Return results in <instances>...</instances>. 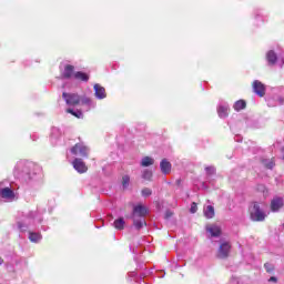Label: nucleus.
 I'll list each match as a JSON object with an SVG mask.
<instances>
[{"label": "nucleus", "mask_w": 284, "mask_h": 284, "mask_svg": "<svg viewBox=\"0 0 284 284\" xmlns=\"http://www.w3.org/2000/svg\"><path fill=\"white\" fill-rule=\"evenodd\" d=\"M68 114H72V116H75V119H81L83 116V113L81 111H74L72 109H67Z\"/></svg>", "instance_id": "obj_22"}, {"label": "nucleus", "mask_w": 284, "mask_h": 284, "mask_svg": "<svg viewBox=\"0 0 284 284\" xmlns=\"http://www.w3.org/2000/svg\"><path fill=\"white\" fill-rule=\"evenodd\" d=\"M266 168H267L268 170H272V168H274V162H270L268 164H266Z\"/></svg>", "instance_id": "obj_32"}, {"label": "nucleus", "mask_w": 284, "mask_h": 284, "mask_svg": "<svg viewBox=\"0 0 284 284\" xmlns=\"http://www.w3.org/2000/svg\"><path fill=\"white\" fill-rule=\"evenodd\" d=\"M141 194H142V196H145V197L152 196V189L144 187V189H142Z\"/></svg>", "instance_id": "obj_25"}, {"label": "nucleus", "mask_w": 284, "mask_h": 284, "mask_svg": "<svg viewBox=\"0 0 284 284\" xmlns=\"http://www.w3.org/2000/svg\"><path fill=\"white\" fill-rule=\"evenodd\" d=\"M80 103H82V105H90V103H92V100H90V98H81L80 97Z\"/></svg>", "instance_id": "obj_27"}, {"label": "nucleus", "mask_w": 284, "mask_h": 284, "mask_svg": "<svg viewBox=\"0 0 284 284\" xmlns=\"http://www.w3.org/2000/svg\"><path fill=\"white\" fill-rule=\"evenodd\" d=\"M257 189L261 190L262 192H265L267 190L263 184L257 185Z\"/></svg>", "instance_id": "obj_31"}, {"label": "nucleus", "mask_w": 284, "mask_h": 284, "mask_svg": "<svg viewBox=\"0 0 284 284\" xmlns=\"http://www.w3.org/2000/svg\"><path fill=\"white\" fill-rule=\"evenodd\" d=\"M176 183H178V185H181V180H178Z\"/></svg>", "instance_id": "obj_36"}, {"label": "nucleus", "mask_w": 284, "mask_h": 284, "mask_svg": "<svg viewBox=\"0 0 284 284\" xmlns=\"http://www.w3.org/2000/svg\"><path fill=\"white\" fill-rule=\"evenodd\" d=\"M42 239L43 236L41 235V233H29V240L31 241V243H39V241H41Z\"/></svg>", "instance_id": "obj_18"}, {"label": "nucleus", "mask_w": 284, "mask_h": 284, "mask_svg": "<svg viewBox=\"0 0 284 284\" xmlns=\"http://www.w3.org/2000/svg\"><path fill=\"white\" fill-rule=\"evenodd\" d=\"M142 168H150V165H154V159L150 156H145L141 162Z\"/></svg>", "instance_id": "obj_20"}, {"label": "nucleus", "mask_w": 284, "mask_h": 284, "mask_svg": "<svg viewBox=\"0 0 284 284\" xmlns=\"http://www.w3.org/2000/svg\"><path fill=\"white\" fill-rule=\"evenodd\" d=\"M73 79H75L77 81H83L84 83H88L90 81V75H88V73L83 71H77L73 74Z\"/></svg>", "instance_id": "obj_12"}, {"label": "nucleus", "mask_w": 284, "mask_h": 284, "mask_svg": "<svg viewBox=\"0 0 284 284\" xmlns=\"http://www.w3.org/2000/svg\"><path fill=\"white\" fill-rule=\"evenodd\" d=\"M71 154H74V156H82L83 159H88L90 155V149L82 143H77L71 148Z\"/></svg>", "instance_id": "obj_3"}, {"label": "nucleus", "mask_w": 284, "mask_h": 284, "mask_svg": "<svg viewBox=\"0 0 284 284\" xmlns=\"http://www.w3.org/2000/svg\"><path fill=\"white\" fill-rule=\"evenodd\" d=\"M204 216L206 219H214V206L212 205L206 206V210L204 211Z\"/></svg>", "instance_id": "obj_21"}, {"label": "nucleus", "mask_w": 284, "mask_h": 284, "mask_svg": "<svg viewBox=\"0 0 284 284\" xmlns=\"http://www.w3.org/2000/svg\"><path fill=\"white\" fill-rule=\"evenodd\" d=\"M205 171L207 174H214L216 172V169H214V166H206Z\"/></svg>", "instance_id": "obj_29"}, {"label": "nucleus", "mask_w": 284, "mask_h": 284, "mask_svg": "<svg viewBox=\"0 0 284 284\" xmlns=\"http://www.w3.org/2000/svg\"><path fill=\"white\" fill-rule=\"evenodd\" d=\"M266 217H267V215L265 214V212L263 210H261V205L258 204V202H254L253 209L251 211V221L261 223V222L265 221Z\"/></svg>", "instance_id": "obj_2"}, {"label": "nucleus", "mask_w": 284, "mask_h": 284, "mask_svg": "<svg viewBox=\"0 0 284 284\" xmlns=\"http://www.w3.org/2000/svg\"><path fill=\"white\" fill-rule=\"evenodd\" d=\"M113 226L115 227V230H124L125 221L123 220V217H119L113 222Z\"/></svg>", "instance_id": "obj_19"}, {"label": "nucleus", "mask_w": 284, "mask_h": 284, "mask_svg": "<svg viewBox=\"0 0 284 284\" xmlns=\"http://www.w3.org/2000/svg\"><path fill=\"white\" fill-rule=\"evenodd\" d=\"M160 170L162 174H170V172H172V163H170V161H168L166 159H163L160 162Z\"/></svg>", "instance_id": "obj_9"}, {"label": "nucleus", "mask_w": 284, "mask_h": 284, "mask_svg": "<svg viewBox=\"0 0 284 284\" xmlns=\"http://www.w3.org/2000/svg\"><path fill=\"white\" fill-rule=\"evenodd\" d=\"M266 60L268 62V65H276V62L278 61V55L274 50H270L266 53Z\"/></svg>", "instance_id": "obj_11"}, {"label": "nucleus", "mask_w": 284, "mask_h": 284, "mask_svg": "<svg viewBox=\"0 0 284 284\" xmlns=\"http://www.w3.org/2000/svg\"><path fill=\"white\" fill-rule=\"evenodd\" d=\"M0 195L2 199H14V191L10 187H4L0 190Z\"/></svg>", "instance_id": "obj_14"}, {"label": "nucleus", "mask_w": 284, "mask_h": 284, "mask_svg": "<svg viewBox=\"0 0 284 284\" xmlns=\"http://www.w3.org/2000/svg\"><path fill=\"white\" fill-rule=\"evenodd\" d=\"M233 108L235 112H241V110H245L247 108V102H245V100H237Z\"/></svg>", "instance_id": "obj_16"}, {"label": "nucleus", "mask_w": 284, "mask_h": 284, "mask_svg": "<svg viewBox=\"0 0 284 284\" xmlns=\"http://www.w3.org/2000/svg\"><path fill=\"white\" fill-rule=\"evenodd\" d=\"M232 250V244L230 242H223L217 250V258H227Z\"/></svg>", "instance_id": "obj_5"}, {"label": "nucleus", "mask_w": 284, "mask_h": 284, "mask_svg": "<svg viewBox=\"0 0 284 284\" xmlns=\"http://www.w3.org/2000/svg\"><path fill=\"white\" fill-rule=\"evenodd\" d=\"M62 98L64 99L67 105H79L81 103V95L79 93H68L63 92Z\"/></svg>", "instance_id": "obj_4"}, {"label": "nucleus", "mask_w": 284, "mask_h": 284, "mask_svg": "<svg viewBox=\"0 0 284 284\" xmlns=\"http://www.w3.org/2000/svg\"><path fill=\"white\" fill-rule=\"evenodd\" d=\"M253 90L257 97H265V84H263L261 81L255 80L253 82Z\"/></svg>", "instance_id": "obj_7"}, {"label": "nucleus", "mask_w": 284, "mask_h": 284, "mask_svg": "<svg viewBox=\"0 0 284 284\" xmlns=\"http://www.w3.org/2000/svg\"><path fill=\"white\" fill-rule=\"evenodd\" d=\"M122 185L123 187H128V185H130V175H124L122 178Z\"/></svg>", "instance_id": "obj_26"}, {"label": "nucleus", "mask_w": 284, "mask_h": 284, "mask_svg": "<svg viewBox=\"0 0 284 284\" xmlns=\"http://www.w3.org/2000/svg\"><path fill=\"white\" fill-rule=\"evenodd\" d=\"M264 268H265V271L267 272V274H274L275 267H274L273 264L266 262V263L264 264Z\"/></svg>", "instance_id": "obj_24"}, {"label": "nucleus", "mask_w": 284, "mask_h": 284, "mask_svg": "<svg viewBox=\"0 0 284 284\" xmlns=\"http://www.w3.org/2000/svg\"><path fill=\"white\" fill-rule=\"evenodd\" d=\"M18 227H19V230H23V223H21V222H18Z\"/></svg>", "instance_id": "obj_34"}, {"label": "nucleus", "mask_w": 284, "mask_h": 284, "mask_svg": "<svg viewBox=\"0 0 284 284\" xmlns=\"http://www.w3.org/2000/svg\"><path fill=\"white\" fill-rule=\"evenodd\" d=\"M284 201L283 197L276 196L271 201V211L278 212L283 207Z\"/></svg>", "instance_id": "obj_8"}, {"label": "nucleus", "mask_w": 284, "mask_h": 284, "mask_svg": "<svg viewBox=\"0 0 284 284\" xmlns=\"http://www.w3.org/2000/svg\"><path fill=\"white\" fill-rule=\"evenodd\" d=\"M172 212H170V211H166V213H165V219H170L171 216H172Z\"/></svg>", "instance_id": "obj_33"}, {"label": "nucleus", "mask_w": 284, "mask_h": 284, "mask_svg": "<svg viewBox=\"0 0 284 284\" xmlns=\"http://www.w3.org/2000/svg\"><path fill=\"white\" fill-rule=\"evenodd\" d=\"M268 283H278V278L276 276H271Z\"/></svg>", "instance_id": "obj_30"}, {"label": "nucleus", "mask_w": 284, "mask_h": 284, "mask_svg": "<svg viewBox=\"0 0 284 284\" xmlns=\"http://www.w3.org/2000/svg\"><path fill=\"white\" fill-rule=\"evenodd\" d=\"M197 210H199V206L196 205V203L195 202H193L192 204H191V214H196V212H197Z\"/></svg>", "instance_id": "obj_28"}, {"label": "nucleus", "mask_w": 284, "mask_h": 284, "mask_svg": "<svg viewBox=\"0 0 284 284\" xmlns=\"http://www.w3.org/2000/svg\"><path fill=\"white\" fill-rule=\"evenodd\" d=\"M206 232L211 233V236H221V227L214 224L206 226Z\"/></svg>", "instance_id": "obj_15"}, {"label": "nucleus", "mask_w": 284, "mask_h": 284, "mask_svg": "<svg viewBox=\"0 0 284 284\" xmlns=\"http://www.w3.org/2000/svg\"><path fill=\"white\" fill-rule=\"evenodd\" d=\"M217 114L221 119H226V116H229L230 114V106H219L217 108Z\"/></svg>", "instance_id": "obj_17"}, {"label": "nucleus", "mask_w": 284, "mask_h": 284, "mask_svg": "<svg viewBox=\"0 0 284 284\" xmlns=\"http://www.w3.org/2000/svg\"><path fill=\"white\" fill-rule=\"evenodd\" d=\"M72 165L74 170L79 172V174H85V172H88V165H85V162H83V160L80 158H75Z\"/></svg>", "instance_id": "obj_6"}, {"label": "nucleus", "mask_w": 284, "mask_h": 284, "mask_svg": "<svg viewBox=\"0 0 284 284\" xmlns=\"http://www.w3.org/2000/svg\"><path fill=\"white\" fill-rule=\"evenodd\" d=\"M74 65L67 64L64 65V71L62 73V79H72L74 77Z\"/></svg>", "instance_id": "obj_10"}, {"label": "nucleus", "mask_w": 284, "mask_h": 284, "mask_svg": "<svg viewBox=\"0 0 284 284\" xmlns=\"http://www.w3.org/2000/svg\"><path fill=\"white\" fill-rule=\"evenodd\" d=\"M152 171L150 170H145L142 174V179H144V181H152Z\"/></svg>", "instance_id": "obj_23"}, {"label": "nucleus", "mask_w": 284, "mask_h": 284, "mask_svg": "<svg viewBox=\"0 0 284 284\" xmlns=\"http://www.w3.org/2000/svg\"><path fill=\"white\" fill-rule=\"evenodd\" d=\"M0 265H3V257L0 256Z\"/></svg>", "instance_id": "obj_35"}, {"label": "nucleus", "mask_w": 284, "mask_h": 284, "mask_svg": "<svg viewBox=\"0 0 284 284\" xmlns=\"http://www.w3.org/2000/svg\"><path fill=\"white\" fill-rule=\"evenodd\" d=\"M148 212L149 211L146 206L143 204H138L133 206V225L134 227H136V230H141L143 225H148V223L145 222V216H148Z\"/></svg>", "instance_id": "obj_1"}, {"label": "nucleus", "mask_w": 284, "mask_h": 284, "mask_svg": "<svg viewBox=\"0 0 284 284\" xmlns=\"http://www.w3.org/2000/svg\"><path fill=\"white\" fill-rule=\"evenodd\" d=\"M93 88L97 99H105V97H108L105 93V88L101 87V84H94Z\"/></svg>", "instance_id": "obj_13"}]
</instances>
